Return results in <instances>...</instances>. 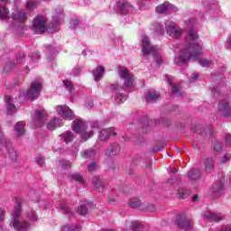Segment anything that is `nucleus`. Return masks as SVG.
<instances>
[{
  "label": "nucleus",
  "instance_id": "f257e3e1",
  "mask_svg": "<svg viewBox=\"0 0 231 231\" xmlns=\"http://www.w3.org/2000/svg\"><path fill=\"white\" fill-rule=\"evenodd\" d=\"M199 38V36L198 35V31H196V29H190L188 32L187 39L189 42L180 50L179 58L174 60L175 64L183 66V64H187L190 59L193 60H198L199 59V55L203 53V42H196Z\"/></svg>",
  "mask_w": 231,
  "mask_h": 231
},
{
  "label": "nucleus",
  "instance_id": "f03ea898",
  "mask_svg": "<svg viewBox=\"0 0 231 231\" xmlns=\"http://www.w3.org/2000/svg\"><path fill=\"white\" fill-rule=\"evenodd\" d=\"M118 75L120 79H124V86L120 87L118 83H114L110 86V90L116 93L115 101L116 104H124L127 100V97L124 94L125 88H133L134 84V78L129 73V69L125 68L119 69Z\"/></svg>",
  "mask_w": 231,
  "mask_h": 231
},
{
  "label": "nucleus",
  "instance_id": "7ed1b4c3",
  "mask_svg": "<svg viewBox=\"0 0 231 231\" xmlns=\"http://www.w3.org/2000/svg\"><path fill=\"white\" fill-rule=\"evenodd\" d=\"M142 48L143 59H149L150 55H153L156 64H162L163 59L160 56V48L158 46L152 47L149 36L142 34Z\"/></svg>",
  "mask_w": 231,
  "mask_h": 231
},
{
  "label": "nucleus",
  "instance_id": "20e7f679",
  "mask_svg": "<svg viewBox=\"0 0 231 231\" xmlns=\"http://www.w3.org/2000/svg\"><path fill=\"white\" fill-rule=\"evenodd\" d=\"M11 226L16 231H28L30 223L24 221L21 216V203H16L11 217Z\"/></svg>",
  "mask_w": 231,
  "mask_h": 231
},
{
  "label": "nucleus",
  "instance_id": "39448f33",
  "mask_svg": "<svg viewBox=\"0 0 231 231\" xmlns=\"http://www.w3.org/2000/svg\"><path fill=\"white\" fill-rule=\"evenodd\" d=\"M41 91H42V83L35 80L31 83L30 88L23 90L21 95L22 97H27L31 100H35L41 95Z\"/></svg>",
  "mask_w": 231,
  "mask_h": 231
},
{
  "label": "nucleus",
  "instance_id": "423d86ee",
  "mask_svg": "<svg viewBox=\"0 0 231 231\" xmlns=\"http://www.w3.org/2000/svg\"><path fill=\"white\" fill-rule=\"evenodd\" d=\"M167 35L172 37V39H180L183 35V30L176 24V23L167 20L164 23Z\"/></svg>",
  "mask_w": 231,
  "mask_h": 231
},
{
  "label": "nucleus",
  "instance_id": "0eeeda50",
  "mask_svg": "<svg viewBox=\"0 0 231 231\" xmlns=\"http://www.w3.org/2000/svg\"><path fill=\"white\" fill-rule=\"evenodd\" d=\"M0 149H2V151H7L9 154V158H11V160H15L17 158V152H15V150H14V146L12 145V143L6 141V138H5V135L3 134V132H1V130H0Z\"/></svg>",
  "mask_w": 231,
  "mask_h": 231
},
{
  "label": "nucleus",
  "instance_id": "6e6552de",
  "mask_svg": "<svg viewBox=\"0 0 231 231\" xmlns=\"http://www.w3.org/2000/svg\"><path fill=\"white\" fill-rule=\"evenodd\" d=\"M64 17V9L60 6H57L54 9V14L52 15V25L51 26L52 32H59V24L62 23Z\"/></svg>",
  "mask_w": 231,
  "mask_h": 231
},
{
  "label": "nucleus",
  "instance_id": "1a4fd4ad",
  "mask_svg": "<svg viewBox=\"0 0 231 231\" xmlns=\"http://www.w3.org/2000/svg\"><path fill=\"white\" fill-rule=\"evenodd\" d=\"M175 224L181 228V230L189 231L192 229V221L187 218L185 214L175 216Z\"/></svg>",
  "mask_w": 231,
  "mask_h": 231
},
{
  "label": "nucleus",
  "instance_id": "9d476101",
  "mask_svg": "<svg viewBox=\"0 0 231 231\" xmlns=\"http://www.w3.org/2000/svg\"><path fill=\"white\" fill-rule=\"evenodd\" d=\"M32 30L35 33H44L46 32V18L44 16H37L32 23Z\"/></svg>",
  "mask_w": 231,
  "mask_h": 231
},
{
  "label": "nucleus",
  "instance_id": "9b49d317",
  "mask_svg": "<svg viewBox=\"0 0 231 231\" xmlns=\"http://www.w3.org/2000/svg\"><path fill=\"white\" fill-rule=\"evenodd\" d=\"M116 8L121 15H127L129 12H133V10H134V7L125 0H119L116 3Z\"/></svg>",
  "mask_w": 231,
  "mask_h": 231
},
{
  "label": "nucleus",
  "instance_id": "f8f14e48",
  "mask_svg": "<svg viewBox=\"0 0 231 231\" xmlns=\"http://www.w3.org/2000/svg\"><path fill=\"white\" fill-rule=\"evenodd\" d=\"M56 111L58 115L61 116V118H69V120H73V117L75 116V114L68 106H57Z\"/></svg>",
  "mask_w": 231,
  "mask_h": 231
},
{
  "label": "nucleus",
  "instance_id": "ddd939ff",
  "mask_svg": "<svg viewBox=\"0 0 231 231\" xmlns=\"http://www.w3.org/2000/svg\"><path fill=\"white\" fill-rule=\"evenodd\" d=\"M170 10H172L173 12H178V7H176V5L169 2H164L163 4L158 5L155 8L156 14H167V12H169Z\"/></svg>",
  "mask_w": 231,
  "mask_h": 231
},
{
  "label": "nucleus",
  "instance_id": "4468645a",
  "mask_svg": "<svg viewBox=\"0 0 231 231\" xmlns=\"http://www.w3.org/2000/svg\"><path fill=\"white\" fill-rule=\"evenodd\" d=\"M46 120V110H36L34 114V125L42 127Z\"/></svg>",
  "mask_w": 231,
  "mask_h": 231
},
{
  "label": "nucleus",
  "instance_id": "2eb2a0df",
  "mask_svg": "<svg viewBox=\"0 0 231 231\" xmlns=\"http://www.w3.org/2000/svg\"><path fill=\"white\" fill-rule=\"evenodd\" d=\"M218 111L225 117L231 116V106L226 99L221 100L218 103Z\"/></svg>",
  "mask_w": 231,
  "mask_h": 231
},
{
  "label": "nucleus",
  "instance_id": "dca6fc26",
  "mask_svg": "<svg viewBox=\"0 0 231 231\" xmlns=\"http://www.w3.org/2000/svg\"><path fill=\"white\" fill-rule=\"evenodd\" d=\"M11 19L13 21H18V23H24L26 19H28V13L24 12V10L20 9L12 13Z\"/></svg>",
  "mask_w": 231,
  "mask_h": 231
},
{
  "label": "nucleus",
  "instance_id": "f3484780",
  "mask_svg": "<svg viewBox=\"0 0 231 231\" xmlns=\"http://www.w3.org/2000/svg\"><path fill=\"white\" fill-rule=\"evenodd\" d=\"M86 122L81 119H76L72 123V131H74V133H77L78 134H81V133H84V131H86Z\"/></svg>",
  "mask_w": 231,
  "mask_h": 231
},
{
  "label": "nucleus",
  "instance_id": "a211bd4d",
  "mask_svg": "<svg viewBox=\"0 0 231 231\" xmlns=\"http://www.w3.org/2000/svg\"><path fill=\"white\" fill-rule=\"evenodd\" d=\"M110 136H116V132H115L114 128H106L101 130L98 138L101 142H107Z\"/></svg>",
  "mask_w": 231,
  "mask_h": 231
},
{
  "label": "nucleus",
  "instance_id": "6ab92c4d",
  "mask_svg": "<svg viewBox=\"0 0 231 231\" xmlns=\"http://www.w3.org/2000/svg\"><path fill=\"white\" fill-rule=\"evenodd\" d=\"M165 80H167L168 84L171 86V93L176 95L177 97H183V93L180 92V84L172 83V78L170 76L165 77Z\"/></svg>",
  "mask_w": 231,
  "mask_h": 231
},
{
  "label": "nucleus",
  "instance_id": "aec40b11",
  "mask_svg": "<svg viewBox=\"0 0 231 231\" xmlns=\"http://www.w3.org/2000/svg\"><path fill=\"white\" fill-rule=\"evenodd\" d=\"M7 3L8 0H0V21L6 19L10 14L8 8L6 7Z\"/></svg>",
  "mask_w": 231,
  "mask_h": 231
},
{
  "label": "nucleus",
  "instance_id": "412c9836",
  "mask_svg": "<svg viewBox=\"0 0 231 231\" xmlns=\"http://www.w3.org/2000/svg\"><path fill=\"white\" fill-rule=\"evenodd\" d=\"M93 207V203L91 201L86 200L78 208V214L79 216H86L89 208Z\"/></svg>",
  "mask_w": 231,
  "mask_h": 231
},
{
  "label": "nucleus",
  "instance_id": "4be33fe9",
  "mask_svg": "<svg viewBox=\"0 0 231 231\" xmlns=\"http://www.w3.org/2000/svg\"><path fill=\"white\" fill-rule=\"evenodd\" d=\"M5 104H6L7 115H14V113L17 111L15 105H14V99L12 98V97L10 96L5 97Z\"/></svg>",
  "mask_w": 231,
  "mask_h": 231
},
{
  "label": "nucleus",
  "instance_id": "5701e85b",
  "mask_svg": "<svg viewBox=\"0 0 231 231\" xmlns=\"http://www.w3.org/2000/svg\"><path fill=\"white\" fill-rule=\"evenodd\" d=\"M62 125H64V122H62V119L55 117L48 123L47 128H49L51 131H53L57 129V127H62Z\"/></svg>",
  "mask_w": 231,
  "mask_h": 231
},
{
  "label": "nucleus",
  "instance_id": "b1692460",
  "mask_svg": "<svg viewBox=\"0 0 231 231\" xmlns=\"http://www.w3.org/2000/svg\"><path fill=\"white\" fill-rule=\"evenodd\" d=\"M104 73H106V69L102 66H97L96 69L92 70L94 80H96V82L101 80L102 77H104Z\"/></svg>",
  "mask_w": 231,
  "mask_h": 231
},
{
  "label": "nucleus",
  "instance_id": "393cba45",
  "mask_svg": "<svg viewBox=\"0 0 231 231\" xmlns=\"http://www.w3.org/2000/svg\"><path fill=\"white\" fill-rule=\"evenodd\" d=\"M59 138L65 143H71V142L75 140V134L73 132H65L64 134H61Z\"/></svg>",
  "mask_w": 231,
  "mask_h": 231
},
{
  "label": "nucleus",
  "instance_id": "a878e982",
  "mask_svg": "<svg viewBox=\"0 0 231 231\" xmlns=\"http://www.w3.org/2000/svg\"><path fill=\"white\" fill-rule=\"evenodd\" d=\"M188 178L189 180H191L192 181H198L201 178V171L198 169L190 170L188 172Z\"/></svg>",
  "mask_w": 231,
  "mask_h": 231
},
{
  "label": "nucleus",
  "instance_id": "bb28decb",
  "mask_svg": "<svg viewBox=\"0 0 231 231\" xmlns=\"http://www.w3.org/2000/svg\"><path fill=\"white\" fill-rule=\"evenodd\" d=\"M204 217L211 219L212 221H221L223 220V216L221 214L214 213L212 211H208L204 213Z\"/></svg>",
  "mask_w": 231,
  "mask_h": 231
},
{
  "label": "nucleus",
  "instance_id": "cd10ccee",
  "mask_svg": "<svg viewBox=\"0 0 231 231\" xmlns=\"http://www.w3.org/2000/svg\"><path fill=\"white\" fill-rule=\"evenodd\" d=\"M151 29L154 31L155 35H163L165 33L163 24L161 23H152Z\"/></svg>",
  "mask_w": 231,
  "mask_h": 231
},
{
  "label": "nucleus",
  "instance_id": "c85d7f7f",
  "mask_svg": "<svg viewBox=\"0 0 231 231\" xmlns=\"http://www.w3.org/2000/svg\"><path fill=\"white\" fill-rule=\"evenodd\" d=\"M120 152V145L112 144L106 151V156H115V154H118Z\"/></svg>",
  "mask_w": 231,
  "mask_h": 231
},
{
  "label": "nucleus",
  "instance_id": "c756f323",
  "mask_svg": "<svg viewBox=\"0 0 231 231\" xmlns=\"http://www.w3.org/2000/svg\"><path fill=\"white\" fill-rule=\"evenodd\" d=\"M24 122H18L15 125H14V131L16 133L17 136H23L25 133V129H24Z\"/></svg>",
  "mask_w": 231,
  "mask_h": 231
},
{
  "label": "nucleus",
  "instance_id": "7c9ffc66",
  "mask_svg": "<svg viewBox=\"0 0 231 231\" xmlns=\"http://www.w3.org/2000/svg\"><path fill=\"white\" fill-rule=\"evenodd\" d=\"M93 185L98 192H102L104 190V182L102 181V179L99 177H94L93 178Z\"/></svg>",
  "mask_w": 231,
  "mask_h": 231
},
{
  "label": "nucleus",
  "instance_id": "2f4dec72",
  "mask_svg": "<svg viewBox=\"0 0 231 231\" xmlns=\"http://www.w3.org/2000/svg\"><path fill=\"white\" fill-rule=\"evenodd\" d=\"M204 166L206 169V172H212V171H214V160H212L211 158L206 159Z\"/></svg>",
  "mask_w": 231,
  "mask_h": 231
},
{
  "label": "nucleus",
  "instance_id": "473e14b6",
  "mask_svg": "<svg viewBox=\"0 0 231 231\" xmlns=\"http://www.w3.org/2000/svg\"><path fill=\"white\" fill-rule=\"evenodd\" d=\"M145 98L147 102H156L158 98H160V95H158L156 92H148L145 95Z\"/></svg>",
  "mask_w": 231,
  "mask_h": 231
},
{
  "label": "nucleus",
  "instance_id": "72a5a7b5",
  "mask_svg": "<svg viewBox=\"0 0 231 231\" xmlns=\"http://www.w3.org/2000/svg\"><path fill=\"white\" fill-rule=\"evenodd\" d=\"M60 209L63 214H66L67 216H73V209L68 206V204L62 203L60 207Z\"/></svg>",
  "mask_w": 231,
  "mask_h": 231
},
{
  "label": "nucleus",
  "instance_id": "f704fd0d",
  "mask_svg": "<svg viewBox=\"0 0 231 231\" xmlns=\"http://www.w3.org/2000/svg\"><path fill=\"white\" fill-rule=\"evenodd\" d=\"M25 8L29 12H32V10H35L37 8V0H27Z\"/></svg>",
  "mask_w": 231,
  "mask_h": 231
},
{
  "label": "nucleus",
  "instance_id": "c9c22d12",
  "mask_svg": "<svg viewBox=\"0 0 231 231\" xmlns=\"http://www.w3.org/2000/svg\"><path fill=\"white\" fill-rule=\"evenodd\" d=\"M95 154H97V150L90 148L88 150H86L85 152H83L81 153V155L83 156V158H93V156H95Z\"/></svg>",
  "mask_w": 231,
  "mask_h": 231
},
{
  "label": "nucleus",
  "instance_id": "e433bc0d",
  "mask_svg": "<svg viewBox=\"0 0 231 231\" xmlns=\"http://www.w3.org/2000/svg\"><path fill=\"white\" fill-rule=\"evenodd\" d=\"M69 180H74L75 181H78L79 183H84V178L80 173H72L69 176Z\"/></svg>",
  "mask_w": 231,
  "mask_h": 231
},
{
  "label": "nucleus",
  "instance_id": "4c0bfd02",
  "mask_svg": "<svg viewBox=\"0 0 231 231\" xmlns=\"http://www.w3.org/2000/svg\"><path fill=\"white\" fill-rule=\"evenodd\" d=\"M223 191V183L221 181H217L213 184V192H217V194H221Z\"/></svg>",
  "mask_w": 231,
  "mask_h": 231
},
{
  "label": "nucleus",
  "instance_id": "58836bf2",
  "mask_svg": "<svg viewBox=\"0 0 231 231\" xmlns=\"http://www.w3.org/2000/svg\"><path fill=\"white\" fill-rule=\"evenodd\" d=\"M61 231H80V225L77 224L76 226H64L61 228Z\"/></svg>",
  "mask_w": 231,
  "mask_h": 231
},
{
  "label": "nucleus",
  "instance_id": "ea45409f",
  "mask_svg": "<svg viewBox=\"0 0 231 231\" xmlns=\"http://www.w3.org/2000/svg\"><path fill=\"white\" fill-rule=\"evenodd\" d=\"M140 205H142V202L138 199H132L129 201V207H131V208H138Z\"/></svg>",
  "mask_w": 231,
  "mask_h": 231
},
{
  "label": "nucleus",
  "instance_id": "a19ab883",
  "mask_svg": "<svg viewBox=\"0 0 231 231\" xmlns=\"http://www.w3.org/2000/svg\"><path fill=\"white\" fill-rule=\"evenodd\" d=\"M63 84L67 91H69V93H72V91H75V88L73 87V83H71V81L65 79L63 80Z\"/></svg>",
  "mask_w": 231,
  "mask_h": 231
},
{
  "label": "nucleus",
  "instance_id": "79ce46f5",
  "mask_svg": "<svg viewBox=\"0 0 231 231\" xmlns=\"http://www.w3.org/2000/svg\"><path fill=\"white\" fill-rule=\"evenodd\" d=\"M91 136H93V131L85 132L83 133L81 139L84 140V142H88Z\"/></svg>",
  "mask_w": 231,
  "mask_h": 231
},
{
  "label": "nucleus",
  "instance_id": "37998d69",
  "mask_svg": "<svg viewBox=\"0 0 231 231\" xmlns=\"http://www.w3.org/2000/svg\"><path fill=\"white\" fill-rule=\"evenodd\" d=\"M215 152H221V151H223V144H221V143L219 142H216L214 143V147H213Z\"/></svg>",
  "mask_w": 231,
  "mask_h": 231
},
{
  "label": "nucleus",
  "instance_id": "c03bdc74",
  "mask_svg": "<svg viewBox=\"0 0 231 231\" xmlns=\"http://www.w3.org/2000/svg\"><path fill=\"white\" fill-rule=\"evenodd\" d=\"M88 172H95V171L98 169V164L97 162H91L90 164H88Z\"/></svg>",
  "mask_w": 231,
  "mask_h": 231
},
{
  "label": "nucleus",
  "instance_id": "a18cd8bd",
  "mask_svg": "<svg viewBox=\"0 0 231 231\" xmlns=\"http://www.w3.org/2000/svg\"><path fill=\"white\" fill-rule=\"evenodd\" d=\"M79 24H80V21H79L78 19H72L69 22V28H77Z\"/></svg>",
  "mask_w": 231,
  "mask_h": 231
},
{
  "label": "nucleus",
  "instance_id": "49530a36",
  "mask_svg": "<svg viewBox=\"0 0 231 231\" xmlns=\"http://www.w3.org/2000/svg\"><path fill=\"white\" fill-rule=\"evenodd\" d=\"M226 149L231 150V134H226Z\"/></svg>",
  "mask_w": 231,
  "mask_h": 231
},
{
  "label": "nucleus",
  "instance_id": "de8ad7c7",
  "mask_svg": "<svg viewBox=\"0 0 231 231\" xmlns=\"http://www.w3.org/2000/svg\"><path fill=\"white\" fill-rule=\"evenodd\" d=\"M199 63L202 68H208V66H210V60H199Z\"/></svg>",
  "mask_w": 231,
  "mask_h": 231
},
{
  "label": "nucleus",
  "instance_id": "09e8293b",
  "mask_svg": "<svg viewBox=\"0 0 231 231\" xmlns=\"http://www.w3.org/2000/svg\"><path fill=\"white\" fill-rule=\"evenodd\" d=\"M28 218L30 221H37V215H35V211L32 210L28 213Z\"/></svg>",
  "mask_w": 231,
  "mask_h": 231
},
{
  "label": "nucleus",
  "instance_id": "8fccbe9b",
  "mask_svg": "<svg viewBox=\"0 0 231 231\" xmlns=\"http://www.w3.org/2000/svg\"><path fill=\"white\" fill-rule=\"evenodd\" d=\"M178 196L180 199H185L187 194H185V189H178Z\"/></svg>",
  "mask_w": 231,
  "mask_h": 231
},
{
  "label": "nucleus",
  "instance_id": "3c124183",
  "mask_svg": "<svg viewBox=\"0 0 231 231\" xmlns=\"http://www.w3.org/2000/svg\"><path fill=\"white\" fill-rule=\"evenodd\" d=\"M230 160H231V154L226 153L221 160V163H226V162H230Z\"/></svg>",
  "mask_w": 231,
  "mask_h": 231
},
{
  "label": "nucleus",
  "instance_id": "603ef678",
  "mask_svg": "<svg viewBox=\"0 0 231 231\" xmlns=\"http://www.w3.org/2000/svg\"><path fill=\"white\" fill-rule=\"evenodd\" d=\"M146 211L147 212H156V208L154 207V205L150 204L147 206Z\"/></svg>",
  "mask_w": 231,
  "mask_h": 231
},
{
  "label": "nucleus",
  "instance_id": "864d4df0",
  "mask_svg": "<svg viewBox=\"0 0 231 231\" xmlns=\"http://www.w3.org/2000/svg\"><path fill=\"white\" fill-rule=\"evenodd\" d=\"M218 231H231V225L223 226Z\"/></svg>",
  "mask_w": 231,
  "mask_h": 231
},
{
  "label": "nucleus",
  "instance_id": "5fc2aeb1",
  "mask_svg": "<svg viewBox=\"0 0 231 231\" xmlns=\"http://www.w3.org/2000/svg\"><path fill=\"white\" fill-rule=\"evenodd\" d=\"M199 79V74H195L192 76V78L189 79V82H196Z\"/></svg>",
  "mask_w": 231,
  "mask_h": 231
},
{
  "label": "nucleus",
  "instance_id": "6e6d98bb",
  "mask_svg": "<svg viewBox=\"0 0 231 231\" xmlns=\"http://www.w3.org/2000/svg\"><path fill=\"white\" fill-rule=\"evenodd\" d=\"M23 60H24V55H21V56L17 57L16 64H21V62H23Z\"/></svg>",
  "mask_w": 231,
  "mask_h": 231
},
{
  "label": "nucleus",
  "instance_id": "4d7b16f0",
  "mask_svg": "<svg viewBox=\"0 0 231 231\" xmlns=\"http://www.w3.org/2000/svg\"><path fill=\"white\" fill-rule=\"evenodd\" d=\"M37 163L40 167H44V159L42 158L38 159Z\"/></svg>",
  "mask_w": 231,
  "mask_h": 231
},
{
  "label": "nucleus",
  "instance_id": "13d9d810",
  "mask_svg": "<svg viewBox=\"0 0 231 231\" xmlns=\"http://www.w3.org/2000/svg\"><path fill=\"white\" fill-rule=\"evenodd\" d=\"M47 48L51 53H57V49H55L53 46L49 45Z\"/></svg>",
  "mask_w": 231,
  "mask_h": 231
},
{
  "label": "nucleus",
  "instance_id": "bf43d9fd",
  "mask_svg": "<svg viewBox=\"0 0 231 231\" xmlns=\"http://www.w3.org/2000/svg\"><path fill=\"white\" fill-rule=\"evenodd\" d=\"M29 57L32 59V60H33V62H35L36 60H39V58H40L38 52L35 53V59H33V56L32 54H30Z\"/></svg>",
  "mask_w": 231,
  "mask_h": 231
},
{
  "label": "nucleus",
  "instance_id": "052dcab7",
  "mask_svg": "<svg viewBox=\"0 0 231 231\" xmlns=\"http://www.w3.org/2000/svg\"><path fill=\"white\" fill-rule=\"evenodd\" d=\"M86 107H88V109H91V107H93V101L92 100H88L86 103Z\"/></svg>",
  "mask_w": 231,
  "mask_h": 231
},
{
  "label": "nucleus",
  "instance_id": "680f3d73",
  "mask_svg": "<svg viewBox=\"0 0 231 231\" xmlns=\"http://www.w3.org/2000/svg\"><path fill=\"white\" fill-rule=\"evenodd\" d=\"M211 93H212L213 97H217V95H219V92L217 91V88H213L211 90Z\"/></svg>",
  "mask_w": 231,
  "mask_h": 231
},
{
  "label": "nucleus",
  "instance_id": "e2e57ef3",
  "mask_svg": "<svg viewBox=\"0 0 231 231\" xmlns=\"http://www.w3.org/2000/svg\"><path fill=\"white\" fill-rule=\"evenodd\" d=\"M12 66H15V62H14L13 65H12V63H8V64L5 67L4 71H8V68H12Z\"/></svg>",
  "mask_w": 231,
  "mask_h": 231
},
{
  "label": "nucleus",
  "instance_id": "0e129e2a",
  "mask_svg": "<svg viewBox=\"0 0 231 231\" xmlns=\"http://www.w3.org/2000/svg\"><path fill=\"white\" fill-rule=\"evenodd\" d=\"M5 211L3 209H0V221H5Z\"/></svg>",
  "mask_w": 231,
  "mask_h": 231
},
{
  "label": "nucleus",
  "instance_id": "69168bd1",
  "mask_svg": "<svg viewBox=\"0 0 231 231\" xmlns=\"http://www.w3.org/2000/svg\"><path fill=\"white\" fill-rule=\"evenodd\" d=\"M61 167H62V169H69L70 164H69V162L62 163Z\"/></svg>",
  "mask_w": 231,
  "mask_h": 231
},
{
  "label": "nucleus",
  "instance_id": "338daca9",
  "mask_svg": "<svg viewBox=\"0 0 231 231\" xmlns=\"http://www.w3.org/2000/svg\"><path fill=\"white\" fill-rule=\"evenodd\" d=\"M192 201H195V202L199 201V196L194 195L193 198H192Z\"/></svg>",
  "mask_w": 231,
  "mask_h": 231
},
{
  "label": "nucleus",
  "instance_id": "774afa93",
  "mask_svg": "<svg viewBox=\"0 0 231 231\" xmlns=\"http://www.w3.org/2000/svg\"><path fill=\"white\" fill-rule=\"evenodd\" d=\"M107 201H108V203H115L116 200H115L114 198H108Z\"/></svg>",
  "mask_w": 231,
  "mask_h": 231
}]
</instances>
